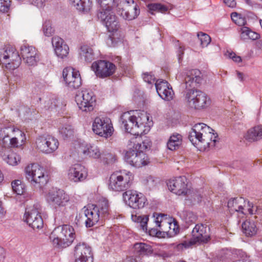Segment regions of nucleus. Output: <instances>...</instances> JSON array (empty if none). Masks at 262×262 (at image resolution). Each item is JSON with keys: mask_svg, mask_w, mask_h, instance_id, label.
I'll return each instance as SVG.
<instances>
[{"mask_svg": "<svg viewBox=\"0 0 262 262\" xmlns=\"http://www.w3.org/2000/svg\"><path fill=\"white\" fill-rule=\"evenodd\" d=\"M147 8L152 14L154 11L165 13L168 10V8L166 6L160 3L149 4L147 5Z\"/></svg>", "mask_w": 262, "mask_h": 262, "instance_id": "obj_44", "label": "nucleus"}, {"mask_svg": "<svg viewBox=\"0 0 262 262\" xmlns=\"http://www.w3.org/2000/svg\"><path fill=\"white\" fill-rule=\"evenodd\" d=\"M31 5L36 6L38 8L42 7L44 6L45 0H29Z\"/></svg>", "mask_w": 262, "mask_h": 262, "instance_id": "obj_60", "label": "nucleus"}, {"mask_svg": "<svg viewBox=\"0 0 262 262\" xmlns=\"http://www.w3.org/2000/svg\"><path fill=\"white\" fill-rule=\"evenodd\" d=\"M0 62L6 69L13 71L20 65L21 59L15 48L7 45L0 48Z\"/></svg>", "mask_w": 262, "mask_h": 262, "instance_id": "obj_6", "label": "nucleus"}, {"mask_svg": "<svg viewBox=\"0 0 262 262\" xmlns=\"http://www.w3.org/2000/svg\"><path fill=\"white\" fill-rule=\"evenodd\" d=\"M149 163V159L147 154L144 152L138 151V154L134 161L133 167H141L143 166L147 165Z\"/></svg>", "mask_w": 262, "mask_h": 262, "instance_id": "obj_33", "label": "nucleus"}, {"mask_svg": "<svg viewBox=\"0 0 262 262\" xmlns=\"http://www.w3.org/2000/svg\"><path fill=\"white\" fill-rule=\"evenodd\" d=\"M178 48L177 51V56H178L179 62H180L182 60L183 56L184 53L185 48L183 45H181L179 43V41H178Z\"/></svg>", "mask_w": 262, "mask_h": 262, "instance_id": "obj_57", "label": "nucleus"}, {"mask_svg": "<svg viewBox=\"0 0 262 262\" xmlns=\"http://www.w3.org/2000/svg\"><path fill=\"white\" fill-rule=\"evenodd\" d=\"M42 31L46 36L50 37L54 33V29L52 27L50 20H46L42 25Z\"/></svg>", "mask_w": 262, "mask_h": 262, "instance_id": "obj_49", "label": "nucleus"}, {"mask_svg": "<svg viewBox=\"0 0 262 262\" xmlns=\"http://www.w3.org/2000/svg\"><path fill=\"white\" fill-rule=\"evenodd\" d=\"M99 158L101 162L105 165L113 164L116 161V156L109 152L101 153Z\"/></svg>", "mask_w": 262, "mask_h": 262, "instance_id": "obj_43", "label": "nucleus"}, {"mask_svg": "<svg viewBox=\"0 0 262 262\" xmlns=\"http://www.w3.org/2000/svg\"><path fill=\"white\" fill-rule=\"evenodd\" d=\"M16 128L12 127H6L0 129V145L4 147H10V133L14 132Z\"/></svg>", "mask_w": 262, "mask_h": 262, "instance_id": "obj_25", "label": "nucleus"}, {"mask_svg": "<svg viewBox=\"0 0 262 262\" xmlns=\"http://www.w3.org/2000/svg\"><path fill=\"white\" fill-rule=\"evenodd\" d=\"M151 142L148 139H145L141 143L135 144L134 148L140 152H144L146 149H150L151 147Z\"/></svg>", "mask_w": 262, "mask_h": 262, "instance_id": "obj_48", "label": "nucleus"}, {"mask_svg": "<svg viewBox=\"0 0 262 262\" xmlns=\"http://www.w3.org/2000/svg\"><path fill=\"white\" fill-rule=\"evenodd\" d=\"M145 184L149 188L155 187L157 184V181L154 177L149 176L147 177Z\"/></svg>", "mask_w": 262, "mask_h": 262, "instance_id": "obj_56", "label": "nucleus"}, {"mask_svg": "<svg viewBox=\"0 0 262 262\" xmlns=\"http://www.w3.org/2000/svg\"><path fill=\"white\" fill-rule=\"evenodd\" d=\"M134 252L139 255H148L152 253L151 246L144 243H136L134 245Z\"/></svg>", "mask_w": 262, "mask_h": 262, "instance_id": "obj_31", "label": "nucleus"}, {"mask_svg": "<svg viewBox=\"0 0 262 262\" xmlns=\"http://www.w3.org/2000/svg\"><path fill=\"white\" fill-rule=\"evenodd\" d=\"M122 195L125 203L134 209L143 208L147 204L145 196L136 190H128L125 191Z\"/></svg>", "mask_w": 262, "mask_h": 262, "instance_id": "obj_13", "label": "nucleus"}, {"mask_svg": "<svg viewBox=\"0 0 262 262\" xmlns=\"http://www.w3.org/2000/svg\"><path fill=\"white\" fill-rule=\"evenodd\" d=\"M98 18L105 26L110 34L106 39V43L109 47H115L121 41L119 38L115 37V34L118 30L120 25L118 19L116 15L113 14L112 10H100L97 14Z\"/></svg>", "mask_w": 262, "mask_h": 262, "instance_id": "obj_2", "label": "nucleus"}, {"mask_svg": "<svg viewBox=\"0 0 262 262\" xmlns=\"http://www.w3.org/2000/svg\"><path fill=\"white\" fill-rule=\"evenodd\" d=\"M92 130L96 135L106 139L111 137L114 130L111 119L105 116H98L94 119Z\"/></svg>", "mask_w": 262, "mask_h": 262, "instance_id": "obj_10", "label": "nucleus"}, {"mask_svg": "<svg viewBox=\"0 0 262 262\" xmlns=\"http://www.w3.org/2000/svg\"><path fill=\"white\" fill-rule=\"evenodd\" d=\"M13 191L18 195H23L25 197L26 188L25 184L19 180H16L11 183Z\"/></svg>", "mask_w": 262, "mask_h": 262, "instance_id": "obj_37", "label": "nucleus"}, {"mask_svg": "<svg viewBox=\"0 0 262 262\" xmlns=\"http://www.w3.org/2000/svg\"><path fill=\"white\" fill-rule=\"evenodd\" d=\"M158 95L165 101H170L173 99V91L170 84L166 80L157 81L155 84Z\"/></svg>", "mask_w": 262, "mask_h": 262, "instance_id": "obj_22", "label": "nucleus"}, {"mask_svg": "<svg viewBox=\"0 0 262 262\" xmlns=\"http://www.w3.org/2000/svg\"><path fill=\"white\" fill-rule=\"evenodd\" d=\"M246 140L250 142L256 141L262 138V125H258L249 129L246 136Z\"/></svg>", "mask_w": 262, "mask_h": 262, "instance_id": "obj_27", "label": "nucleus"}, {"mask_svg": "<svg viewBox=\"0 0 262 262\" xmlns=\"http://www.w3.org/2000/svg\"><path fill=\"white\" fill-rule=\"evenodd\" d=\"M148 217V215H138L137 214H132V220L136 223H139L141 229L144 231H147L148 230L147 222L149 220Z\"/></svg>", "mask_w": 262, "mask_h": 262, "instance_id": "obj_38", "label": "nucleus"}, {"mask_svg": "<svg viewBox=\"0 0 262 262\" xmlns=\"http://www.w3.org/2000/svg\"><path fill=\"white\" fill-rule=\"evenodd\" d=\"M242 228L243 233L247 236L252 237L257 233L258 228L255 222L251 220H246L242 223Z\"/></svg>", "mask_w": 262, "mask_h": 262, "instance_id": "obj_26", "label": "nucleus"}, {"mask_svg": "<svg viewBox=\"0 0 262 262\" xmlns=\"http://www.w3.org/2000/svg\"><path fill=\"white\" fill-rule=\"evenodd\" d=\"M26 178L32 185L41 188L45 186L49 181V177L45 174L43 167L36 163L28 165L25 169Z\"/></svg>", "mask_w": 262, "mask_h": 262, "instance_id": "obj_9", "label": "nucleus"}, {"mask_svg": "<svg viewBox=\"0 0 262 262\" xmlns=\"http://www.w3.org/2000/svg\"><path fill=\"white\" fill-rule=\"evenodd\" d=\"M75 238V232L74 228L67 224L56 227L50 236L53 246L61 249L70 246Z\"/></svg>", "mask_w": 262, "mask_h": 262, "instance_id": "obj_3", "label": "nucleus"}, {"mask_svg": "<svg viewBox=\"0 0 262 262\" xmlns=\"http://www.w3.org/2000/svg\"><path fill=\"white\" fill-rule=\"evenodd\" d=\"M84 216L86 219L85 225L86 228H91L95 226L99 222L100 217L99 214V208L96 205H88L83 208Z\"/></svg>", "mask_w": 262, "mask_h": 262, "instance_id": "obj_21", "label": "nucleus"}, {"mask_svg": "<svg viewBox=\"0 0 262 262\" xmlns=\"http://www.w3.org/2000/svg\"><path fill=\"white\" fill-rule=\"evenodd\" d=\"M182 143V136L178 133H174L170 136L167 142V148L170 150L178 149Z\"/></svg>", "mask_w": 262, "mask_h": 262, "instance_id": "obj_28", "label": "nucleus"}, {"mask_svg": "<svg viewBox=\"0 0 262 262\" xmlns=\"http://www.w3.org/2000/svg\"><path fill=\"white\" fill-rule=\"evenodd\" d=\"M62 103L60 99L56 97H53L45 102V107L46 110H56L62 106Z\"/></svg>", "mask_w": 262, "mask_h": 262, "instance_id": "obj_40", "label": "nucleus"}, {"mask_svg": "<svg viewBox=\"0 0 262 262\" xmlns=\"http://www.w3.org/2000/svg\"><path fill=\"white\" fill-rule=\"evenodd\" d=\"M6 257V252L5 249L0 246V262L4 261Z\"/></svg>", "mask_w": 262, "mask_h": 262, "instance_id": "obj_63", "label": "nucleus"}, {"mask_svg": "<svg viewBox=\"0 0 262 262\" xmlns=\"http://www.w3.org/2000/svg\"><path fill=\"white\" fill-rule=\"evenodd\" d=\"M98 207L99 208L100 217L104 219H108L110 215V209L108 202L106 200L102 201Z\"/></svg>", "mask_w": 262, "mask_h": 262, "instance_id": "obj_41", "label": "nucleus"}, {"mask_svg": "<svg viewBox=\"0 0 262 262\" xmlns=\"http://www.w3.org/2000/svg\"><path fill=\"white\" fill-rule=\"evenodd\" d=\"M38 205H34L32 209H26L24 214L25 221L33 229H40L43 227V222L38 210Z\"/></svg>", "mask_w": 262, "mask_h": 262, "instance_id": "obj_17", "label": "nucleus"}, {"mask_svg": "<svg viewBox=\"0 0 262 262\" xmlns=\"http://www.w3.org/2000/svg\"><path fill=\"white\" fill-rule=\"evenodd\" d=\"M79 55L81 59L88 62H91L95 58L93 50L88 45H83L81 47Z\"/></svg>", "mask_w": 262, "mask_h": 262, "instance_id": "obj_30", "label": "nucleus"}, {"mask_svg": "<svg viewBox=\"0 0 262 262\" xmlns=\"http://www.w3.org/2000/svg\"><path fill=\"white\" fill-rule=\"evenodd\" d=\"M138 150H136V149L134 147L133 148H130L129 150L126 151L124 156L125 161L127 164L133 166L134 164V161L136 159L137 154H138Z\"/></svg>", "mask_w": 262, "mask_h": 262, "instance_id": "obj_42", "label": "nucleus"}, {"mask_svg": "<svg viewBox=\"0 0 262 262\" xmlns=\"http://www.w3.org/2000/svg\"><path fill=\"white\" fill-rule=\"evenodd\" d=\"M52 43L55 53L58 57L63 59L68 55L69 48L62 38L59 37H53Z\"/></svg>", "mask_w": 262, "mask_h": 262, "instance_id": "obj_24", "label": "nucleus"}, {"mask_svg": "<svg viewBox=\"0 0 262 262\" xmlns=\"http://www.w3.org/2000/svg\"><path fill=\"white\" fill-rule=\"evenodd\" d=\"M100 5L101 10H112V7L115 5V0H97Z\"/></svg>", "mask_w": 262, "mask_h": 262, "instance_id": "obj_51", "label": "nucleus"}, {"mask_svg": "<svg viewBox=\"0 0 262 262\" xmlns=\"http://www.w3.org/2000/svg\"><path fill=\"white\" fill-rule=\"evenodd\" d=\"M88 176L86 169L81 164H74L70 167L68 172L69 179L75 182L82 181Z\"/></svg>", "mask_w": 262, "mask_h": 262, "instance_id": "obj_23", "label": "nucleus"}, {"mask_svg": "<svg viewBox=\"0 0 262 262\" xmlns=\"http://www.w3.org/2000/svg\"><path fill=\"white\" fill-rule=\"evenodd\" d=\"M122 2L125 5L120 11V15L123 19L127 20L136 18L140 13L138 4L135 3L134 0H122Z\"/></svg>", "mask_w": 262, "mask_h": 262, "instance_id": "obj_19", "label": "nucleus"}, {"mask_svg": "<svg viewBox=\"0 0 262 262\" xmlns=\"http://www.w3.org/2000/svg\"><path fill=\"white\" fill-rule=\"evenodd\" d=\"M185 75V98L189 106L195 110L208 106L210 104V98L204 92L197 89L202 81L201 71L198 69L186 70Z\"/></svg>", "mask_w": 262, "mask_h": 262, "instance_id": "obj_1", "label": "nucleus"}, {"mask_svg": "<svg viewBox=\"0 0 262 262\" xmlns=\"http://www.w3.org/2000/svg\"><path fill=\"white\" fill-rule=\"evenodd\" d=\"M214 131L211 128L203 123H200L195 124L192 128L191 130L189 133L188 139L191 143L194 145L196 146L199 143H207L209 146L210 143L205 142L206 136L204 135L205 133L208 132L209 134H212L210 137L211 140L214 143V146L215 143L218 141L217 138H218V135L215 133H212V132Z\"/></svg>", "mask_w": 262, "mask_h": 262, "instance_id": "obj_8", "label": "nucleus"}, {"mask_svg": "<svg viewBox=\"0 0 262 262\" xmlns=\"http://www.w3.org/2000/svg\"><path fill=\"white\" fill-rule=\"evenodd\" d=\"M121 57L120 56H116L115 57V58L114 59V61L115 62H118V64H119V66L121 67L124 71H125L126 69V66H125L124 64H122V62L121 61Z\"/></svg>", "mask_w": 262, "mask_h": 262, "instance_id": "obj_61", "label": "nucleus"}, {"mask_svg": "<svg viewBox=\"0 0 262 262\" xmlns=\"http://www.w3.org/2000/svg\"><path fill=\"white\" fill-rule=\"evenodd\" d=\"M62 77L66 86L70 91L78 89L82 84L79 71L72 68H66L62 71Z\"/></svg>", "mask_w": 262, "mask_h": 262, "instance_id": "obj_16", "label": "nucleus"}, {"mask_svg": "<svg viewBox=\"0 0 262 262\" xmlns=\"http://www.w3.org/2000/svg\"><path fill=\"white\" fill-rule=\"evenodd\" d=\"M143 79L144 81L148 84H152L155 82V77L152 75L151 73H144L143 74Z\"/></svg>", "mask_w": 262, "mask_h": 262, "instance_id": "obj_55", "label": "nucleus"}, {"mask_svg": "<svg viewBox=\"0 0 262 262\" xmlns=\"http://www.w3.org/2000/svg\"><path fill=\"white\" fill-rule=\"evenodd\" d=\"M244 208L242 205L238 204L236 206V208H234V211L241 213L243 214H244V212L243 211Z\"/></svg>", "mask_w": 262, "mask_h": 262, "instance_id": "obj_64", "label": "nucleus"}, {"mask_svg": "<svg viewBox=\"0 0 262 262\" xmlns=\"http://www.w3.org/2000/svg\"><path fill=\"white\" fill-rule=\"evenodd\" d=\"M70 199L69 195L63 190L57 188L50 190L46 195V200L53 209L55 214L60 217L64 214Z\"/></svg>", "mask_w": 262, "mask_h": 262, "instance_id": "obj_4", "label": "nucleus"}, {"mask_svg": "<svg viewBox=\"0 0 262 262\" xmlns=\"http://www.w3.org/2000/svg\"><path fill=\"white\" fill-rule=\"evenodd\" d=\"M71 5L81 12L89 11L92 5L91 0H69Z\"/></svg>", "mask_w": 262, "mask_h": 262, "instance_id": "obj_29", "label": "nucleus"}, {"mask_svg": "<svg viewBox=\"0 0 262 262\" xmlns=\"http://www.w3.org/2000/svg\"><path fill=\"white\" fill-rule=\"evenodd\" d=\"M96 75L99 78L109 77L115 72V65L105 60H98L94 62L91 67Z\"/></svg>", "mask_w": 262, "mask_h": 262, "instance_id": "obj_14", "label": "nucleus"}, {"mask_svg": "<svg viewBox=\"0 0 262 262\" xmlns=\"http://www.w3.org/2000/svg\"><path fill=\"white\" fill-rule=\"evenodd\" d=\"M84 155L94 159H98L101 152L99 148L95 145H86L82 150Z\"/></svg>", "mask_w": 262, "mask_h": 262, "instance_id": "obj_32", "label": "nucleus"}, {"mask_svg": "<svg viewBox=\"0 0 262 262\" xmlns=\"http://www.w3.org/2000/svg\"><path fill=\"white\" fill-rule=\"evenodd\" d=\"M76 262H92L91 248L85 243H79L74 249Z\"/></svg>", "mask_w": 262, "mask_h": 262, "instance_id": "obj_20", "label": "nucleus"}, {"mask_svg": "<svg viewBox=\"0 0 262 262\" xmlns=\"http://www.w3.org/2000/svg\"><path fill=\"white\" fill-rule=\"evenodd\" d=\"M210 230L206 224H197L192 231V238L189 241H183L174 248L178 251L187 249L196 243H207L210 239Z\"/></svg>", "mask_w": 262, "mask_h": 262, "instance_id": "obj_5", "label": "nucleus"}, {"mask_svg": "<svg viewBox=\"0 0 262 262\" xmlns=\"http://www.w3.org/2000/svg\"><path fill=\"white\" fill-rule=\"evenodd\" d=\"M148 231V233L150 236H157L158 237L160 236L162 232L160 230H158L156 228H149V229L147 230Z\"/></svg>", "mask_w": 262, "mask_h": 262, "instance_id": "obj_59", "label": "nucleus"}, {"mask_svg": "<svg viewBox=\"0 0 262 262\" xmlns=\"http://www.w3.org/2000/svg\"><path fill=\"white\" fill-rule=\"evenodd\" d=\"M133 176L131 172L125 170L113 172L109 179L108 188L115 191H127L132 183Z\"/></svg>", "mask_w": 262, "mask_h": 262, "instance_id": "obj_7", "label": "nucleus"}, {"mask_svg": "<svg viewBox=\"0 0 262 262\" xmlns=\"http://www.w3.org/2000/svg\"><path fill=\"white\" fill-rule=\"evenodd\" d=\"M36 147L43 153L51 154L58 147L59 142L55 138L50 135L39 136L36 140Z\"/></svg>", "mask_w": 262, "mask_h": 262, "instance_id": "obj_15", "label": "nucleus"}, {"mask_svg": "<svg viewBox=\"0 0 262 262\" xmlns=\"http://www.w3.org/2000/svg\"><path fill=\"white\" fill-rule=\"evenodd\" d=\"M231 18L235 24L239 26H244L246 24V19L245 16L237 12L231 14Z\"/></svg>", "mask_w": 262, "mask_h": 262, "instance_id": "obj_47", "label": "nucleus"}, {"mask_svg": "<svg viewBox=\"0 0 262 262\" xmlns=\"http://www.w3.org/2000/svg\"><path fill=\"white\" fill-rule=\"evenodd\" d=\"M241 39L245 40L250 39L253 40H256L260 37V35L254 31H252L249 28L243 27L241 28Z\"/></svg>", "mask_w": 262, "mask_h": 262, "instance_id": "obj_36", "label": "nucleus"}, {"mask_svg": "<svg viewBox=\"0 0 262 262\" xmlns=\"http://www.w3.org/2000/svg\"><path fill=\"white\" fill-rule=\"evenodd\" d=\"M243 198H234L230 199L227 204V206L230 209V211H234V208H236V206L239 203L242 201Z\"/></svg>", "mask_w": 262, "mask_h": 262, "instance_id": "obj_52", "label": "nucleus"}, {"mask_svg": "<svg viewBox=\"0 0 262 262\" xmlns=\"http://www.w3.org/2000/svg\"><path fill=\"white\" fill-rule=\"evenodd\" d=\"M166 216L164 214L161 213H154L153 214V217L155 218V222L157 227H160L161 223H162V217Z\"/></svg>", "mask_w": 262, "mask_h": 262, "instance_id": "obj_58", "label": "nucleus"}, {"mask_svg": "<svg viewBox=\"0 0 262 262\" xmlns=\"http://www.w3.org/2000/svg\"><path fill=\"white\" fill-rule=\"evenodd\" d=\"M232 258V262H251L246 253L242 249H233L231 250Z\"/></svg>", "mask_w": 262, "mask_h": 262, "instance_id": "obj_35", "label": "nucleus"}, {"mask_svg": "<svg viewBox=\"0 0 262 262\" xmlns=\"http://www.w3.org/2000/svg\"><path fill=\"white\" fill-rule=\"evenodd\" d=\"M10 0H0V12H8L10 9Z\"/></svg>", "mask_w": 262, "mask_h": 262, "instance_id": "obj_53", "label": "nucleus"}, {"mask_svg": "<svg viewBox=\"0 0 262 262\" xmlns=\"http://www.w3.org/2000/svg\"><path fill=\"white\" fill-rule=\"evenodd\" d=\"M169 190L178 195H185L187 192V181L185 176H179L170 179L167 183Z\"/></svg>", "mask_w": 262, "mask_h": 262, "instance_id": "obj_18", "label": "nucleus"}, {"mask_svg": "<svg viewBox=\"0 0 262 262\" xmlns=\"http://www.w3.org/2000/svg\"><path fill=\"white\" fill-rule=\"evenodd\" d=\"M20 136L21 143L19 144L18 139L16 137L11 138L10 139V147H18L23 145L26 140V136L24 132L19 129L16 128Z\"/></svg>", "mask_w": 262, "mask_h": 262, "instance_id": "obj_46", "label": "nucleus"}, {"mask_svg": "<svg viewBox=\"0 0 262 262\" xmlns=\"http://www.w3.org/2000/svg\"><path fill=\"white\" fill-rule=\"evenodd\" d=\"M224 3L229 7L233 8L236 5V2L234 0H223Z\"/></svg>", "mask_w": 262, "mask_h": 262, "instance_id": "obj_62", "label": "nucleus"}, {"mask_svg": "<svg viewBox=\"0 0 262 262\" xmlns=\"http://www.w3.org/2000/svg\"><path fill=\"white\" fill-rule=\"evenodd\" d=\"M20 54L23 59L25 60L29 56H35L38 53L35 47L24 45L20 47Z\"/></svg>", "mask_w": 262, "mask_h": 262, "instance_id": "obj_39", "label": "nucleus"}, {"mask_svg": "<svg viewBox=\"0 0 262 262\" xmlns=\"http://www.w3.org/2000/svg\"><path fill=\"white\" fill-rule=\"evenodd\" d=\"M59 133L64 139H68L73 136L74 130L71 125H65L59 128Z\"/></svg>", "mask_w": 262, "mask_h": 262, "instance_id": "obj_45", "label": "nucleus"}, {"mask_svg": "<svg viewBox=\"0 0 262 262\" xmlns=\"http://www.w3.org/2000/svg\"><path fill=\"white\" fill-rule=\"evenodd\" d=\"M198 37L203 48L207 47L211 41L210 36L202 32L198 33Z\"/></svg>", "mask_w": 262, "mask_h": 262, "instance_id": "obj_50", "label": "nucleus"}, {"mask_svg": "<svg viewBox=\"0 0 262 262\" xmlns=\"http://www.w3.org/2000/svg\"><path fill=\"white\" fill-rule=\"evenodd\" d=\"M25 60L26 63L29 66H35L39 61V54H37L35 56H29V58H27Z\"/></svg>", "mask_w": 262, "mask_h": 262, "instance_id": "obj_54", "label": "nucleus"}, {"mask_svg": "<svg viewBox=\"0 0 262 262\" xmlns=\"http://www.w3.org/2000/svg\"><path fill=\"white\" fill-rule=\"evenodd\" d=\"M4 161L10 165L15 166L18 164L20 161V156L16 153L8 152L2 156Z\"/></svg>", "mask_w": 262, "mask_h": 262, "instance_id": "obj_34", "label": "nucleus"}, {"mask_svg": "<svg viewBox=\"0 0 262 262\" xmlns=\"http://www.w3.org/2000/svg\"><path fill=\"white\" fill-rule=\"evenodd\" d=\"M75 101L82 112H90L94 110L96 98L92 91L85 90L76 95Z\"/></svg>", "mask_w": 262, "mask_h": 262, "instance_id": "obj_12", "label": "nucleus"}, {"mask_svg": "<svg viewBox=\"0 0 262 262\" xmlns=\"http://www.w3.org/2000/svg\"><path fill=\"white\" fill-rule=\"evenodd\" d=\"M121 127L124 129L125 132L134 136H139L142 134L139 128L145 127L143 123H139L138 119L134 115H132L129 112L123 113L120 118Z\"/></svg>", "mask_w": 262, "mask_h": 262, "instance_id": "obj_11", "label": "nucleus"}]
</instances>
